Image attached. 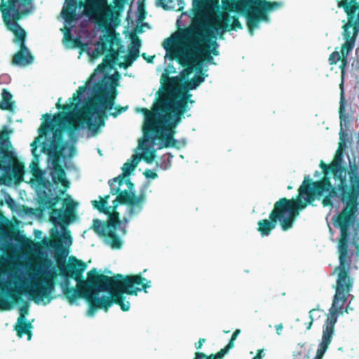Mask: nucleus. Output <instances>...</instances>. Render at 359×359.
Wrapping results in <instances>:
<instances>
[{
    "label": "nucleus",
    "instance_id": "obj_14",
    "mask_svg": "<svg viewBox=\"0 0 359 359\" xmlns=\"http://www.w3.org/2000/svg\"><path fill=\"white\" fill-rule=\"evenodd\" d=\"M55 276V273H53L50 277L43 278L41 280L35 281L30 286H27L22 290H15V292H16L17 294L11 292L10 290L8 293V296L12 297L15 301H18L19 299L18 295L25 293L29 294L35 302L38 300L44 301L47 299V302L44 303L46 304L53 299L51 294L55 287L53 280Z\"/></svg>",
    "mask_w": 359,
    "mask_h": 359
},
{
    "label": "nucleus",
    "instance_id": "obj_34",
    "mask_svg": "<svg viewBox=\"0 0 359 359\" xmlns=\"http://www.w3.org/2000/svg\"><path fill=\"white\" fill-rule=\"evenodd\" d=\"M198 75H195L191 79L185 83V88L187 90L196 89L201 83L205 80V77L208 75H204L202 72L198 73Z\"/></svg>",
    "mask_w": 359,
    "mask_h": 359
},
{
    "label": "nucleus",
    "instance_id": "obj_20",
    "mask_svg": "<svg viewBox=\"0 0 359 359\" xmlns=\"http://www.w3.org/2000/svg\"><path fill=\"white\" fill-rule=\"evenodd\" d=\"M223 10L229 12L236 11L245 15L248 24V14H252V0H222Z\"/></svg>",
    "mask_w": 359,
    "mask_h": 359
},
{
    "label": "nucleus",
    "instance_id": "obj_50",
    "mask_svg": "<svg viewBox=\"0 0 359 359\" xmlns=\"http://www.w3.org/2000/svg\"><path fill=\"white\" fill-rule=\"evenodd\" d=\"M144 176L147 178L154 179L157 177V174L151 170L147 169L144 172Z\"/></svg>",
    "mask_w": 359,
    "mask_h": 359
},
{
    "label": "nucleus",
    "instance_id": "obj_48",
    "mask_svg": "<svg viewBox=\"0 0 359 359\" xmlns=\"http://www.w3.org/2000/svg\"><path fill=\"white\" fill-rule=\"evenodd\" d=\"M107 43H101V48H96L94 50V53L97 55H102L106 50H107Z\"/></svg>",
    "mask_w": 359,
    "mask_h": 359
},
{
    "label": "nucleus",
    "instance_id": "obj_8",
    "mask_svg": "<svg viewBox=\"0 0 359 359\" xmlns=\"http://www.w3.org/2000/svg\"><path fill=\"white\" fill-rule=\"evenodd\" d=\"M61 200L60 196L50 197L45 191L43 196L40 198V204L43 208L50 210V221L55 225H60L64 231L63 235L56 228H53L50 231V239L48 241L47 245L55 250H62V242L70 245L72 243V236L69 231H66V227L71 222L76 219V203L70 200L66 204V208L62 209H57L55 206Z\"/></svg>",
    "mask_w": 359,
    "mask_h": 359
},
{
    "label": "nucleus",
    "instance_id": "obj_15",
    "mask_svg": "<svg viewBox=\"0 0 359 359\" xmlns=\"http://www.w3.org/2000/svg\"><path fill=\"white\" fill-rule=\"evenodd\" d=\"M77 7L84 8V14L102 27H107L114 15L113 8L108 4V0L77 1Z\"/></svg>",
    "mask_w": 359,
    "mask_h": 359
},
{
    "label": "nucleus",
    "instance_id": "obj_49",
    "mask_svg": "<svg viewBox=\"0 0 359 359\" xmlns=\"http://www.w3.org/2000/svg\"><path fill=\"white\" fill-rule=\"evenodd\" d=\"M127 107H115V111L110 113V115L113 117H116L118 115H119L123 111H126Z\"/></svg>",
    "mask_w": 359,
    "mask_h": 359
},
{
    "label": "nucleus",
    "instance_id": "obj_5",
    "mask_svg": "<svg viewBox=\"0 0 359 359\" xmlns=\"http://www.w3.org/2000/svg\"><path fill=\"white\" fill-rule=\"evenodd\" d=\"M354 257H339V265L337 266L332 274L337 273L335 294L330 310V314L325 320L323 327L322 341L317 350L314 359H323V357L332 341L334 332V325L337 320V313L343 309L344 304L350 296V292L354 284V280L350 276L352 269L356 268Z\"/></svg>",
    "mask_w": 359,
    "mask_h": 359
},
{
    "label": "nucleus",
    "instance_id": "obj_16",
    "mask_svg": "<svg viewBox=\"0 0 359 359\" xmlns=\"http://www.w3.org/2000/svg\"><path fill=\"white\" fill-rule=\"evenodd\" d=\"M11 131L5 130L0 134V170L8 171L11 170L16 180H22L25 172V166L22 162L18 161L14 152L8 150V144H10L8 133Z\"/></svg>",
    "mask_w": 359,
    "mask_h": 359
},
{
    "label": "nucleus",
    "instance_id": "obj_29",
    "mask_svg": "<svg viewBox=\"0 0 359 359\" xmlns=\"http://www.w3.org/2000/svg\"><path fill=\"white\" fill-rule=\"evenodd\" d=\"M110 195H105L104 197L99 196V201H92L91 203L93 208L97 210L100 212L107 214L109 212V208H111V206H108V201L109 199Z\"/></svg>",
    "mask_w": 359,
    "mask_h": 359
},
{
    "label": "nucleus",
    "instance_id": "obj_58",
    "mask_svg": "<svg viewBox=\"0 0 359 359\" xmlns=\"http://www.w3.org/2000/svg\"><path fill=\"white\" fill-rule=\"evenodd\" d=\"M283 328V326L282 323H280L276 326V332L278 335L280 334V332H281Z\"/></svg>",
    "mask_w": 359,
    "mask_h": 359
},
{
    "label": "nucleus",
    "instance_id": "obj_54",
    "mask_svg": "<svg viewBox=\"0 0 359 359\" xmlns=\"http://www.w3.org/2000/svg\"><path fill=\"white\" fill-rule=\"evenodd\" d=\"M316 310H317V309H311V310L309 311V318H310L311 320H310V322L308 323V325H307V327H306V329H307V330H310V329H311V325H312V324H313V315H312V313H313L314 311H316Z\"/></svg>",
    "mask_w": 359,
    "mask_h": 359
},
{
    "label": "nucleus",
    "instance_id": "obj_19",
    "mask_svg": "<svg viewBox=\"0 0 359 359\" xmlns=\"http://www.w3.org/2000/svg\"><path fill=\"white\" fill-rule=\"evenodd\" d=\"M124 183V178L122 175H118L109 181L110 187V194L116 195V198L113 201V204L115 208H117L118 205L127 204L132 207L133 192H129L128 190H121V187Z\"/></svg>",
    "mask_w": 359,
    "mask_h": 359
},
{
    "label": "nucleus",
    "instance_id": "obj_1",
    "mask_svg": "<svg viewBox=\"0 0 359 359\" xmlns=\"http://www.w3.org/2000/svg\"><path fill=\"white\" fill-rule=\"evenodd\" d=\"M347 134L339 131V147L333 161L326 164L320 161L319 166L325 175L332 173L333 177L338 181V190L341 192L340 199L343 203L342 210L332 218V223L340 230L338 243L339 257H354L359 259V224L354 228V233L350 243L355 249H349V228L353 226L359 215V174L358 167L353 163L350 164L349 170L341 165L343 150L346 147Z\"/></svg>",
    "mask_w": 359,
    "mask_h": 359
},
{
    "label": "nucleus",
    "instance_id": "obj_40",
    "mask_svg": "<svg viewBox=\"0 0 359 359\" xmlns=\"http://www.w3.org/2000/svg\"><path fill=\"white\" fill-rule=\"evenodd\" d=\"M342 58L341 53L334 51L329 57V62L330 65L337 64Z\"/></svg>",
    "mask_w": 359,
    "mask_h": 359
},
{
    "label": "nucleus",
    "instance_id": "obj_30",
    "mask_svg": "<svg viewBox=\"0 0 359 359\" xmlns=\"http://www.w3.org/2000/svg\"><path fill=\"white\" fill-rule=\"evenodd\" d=\"M2 100L0 102V109L1 110L13 111L14 109V102L12 101L11 93L6 88H4L1 93Z\"/></svg>",
    "mask_w": 359,
    "mask_h": 359
},
{
    "label": "nucleus",
    "instance_id": "obj_4",
    "mask_svg": "<svg viewBox=\"0 0 359 359\" xmlns=\"http://www.w3.org/2000/svg\"><path fill=\"white\" fill-rule=\"evenodd\" d=\"M194 15L192 27L184 38L194 47L208 40H223L226 32L243 29L238 16L221 11L219 0H194Z\"/></svg>",
    "mask_w": 359,
    "mask_h": 359
},
{
    "label": "nucleus",
    "instance_id": "obj_39",
    "mask_svg": "<svg viewBox=\"0 0 359 359\" xmlns=\"http://www.w3.org/2000/svg\"><path fill=\"white\" fill-rule=\"evenodd\" d=\"M241 330L237 329L236 330L233 334L231 335V337L228 343V344L223 348L227 353L228 351L231 349L234 346V341L236 339L238 335L240 334Z\"/></svg>",
    "mask_w": 359,
    "mask_h": 359
},
{
    "label": "nucleus",
    "instance_id": "obj_45",
    "mask_svg": "<svg viewBox=\"0 0 359 359\" xmlns=\"http://www.w3.org/2000/svg\"><path fill=\"white\" fill-rule=\"evenodd\" d=\"M340 60L341 61V63L339 67L341 69V83L342 81L344 82V74H345V67L347 64V57L342 56V58Z\"/></svg>",
    "mask_w": 359,
    "mask_h": 359
},
{
    "label": "nucleus",
    "instance_id": "obj_35",
    "mask_svg": "<svg viewBox=\"0 0 359 359\" xmlns=\"http://www.w3.org/2000/svg\"><path fill=\"white\" fill-rule=\"evenodd\" d=\"M175 44H176V40H175V39H174L172 37L167 38L163 43V48L170 53L169 57H170V60L176 59V57H175L176 51H182V50H178V49L172 50V48H174Z\"/></svg>",
    "mask_w": 359,
    "mask_h": 359
},
{
    "label": "nucleus",
    "instance_id": "obj_56",
    "mask_svg": "<svg viewBox=\"0 0 359 359\" xmlns=\"http://www.w3.org/2000/svg\"><path fill=\"white\" fill-rule=\"evenodd\" d=\"M264 356V350L259 349L257 352L256 355L252 359H262Z\"/></svg>",
    "mask_w": 359,
    "mask_h": 359
},
{
    "label": "nucleus",
    "instance_id": "obj_36",
    "mask_svg": "<svg viewBox=\"0 0 359 359\" xmlns=\"http://www.w3.org/2000/svg\"><path fill=\"white\" fill-rule=\"evenodd\" d=\"M227 352L222 348L216 354H211L207 356L204 353L196 352L195 358L194 359H222Z\"/></svg>",
    "mask_w": 359,
    "mask_h": 359
},
{
    "label": "nucleus",
    "instance_id": "obj_64",
    "mask_svg": "<svg viewBox=\"0 0 359 359\" xmlns=\"http://www.w3.org/2000/svg\"><path fill=\"white\" fill-rule=\"evenodd\" d=\"M103 66H104V65H103V64H102V65H98V68H99V69H100V68H101V67H102Z\"/></svg>",
    "mask_w": 359,
    "mask_h": 359
},
{
    "label": "nucleus",
    "instance_id": "obj_22",
    "mask_svg": "<svg viewBox=\"0 0 359 359\" xmlns=\"http://www.w3.org/2000/svg\"><path fill=\"white\" fill-rule=\"evenodd\" d=\"M45 121L41 123L39 129V135L35 140L31 143L32 152L34 156H36V151L38 147V144L40 142V140L43 136L46 135L48 130H53V126H52V121L50 120V115L48 113L43 115Z\"/></svg>",
    "mask_w": 359,
    "mask_h": 359
},
{
    "label": "nucleus",
    "instance_id": "obj_3",
    "mask_svg": "<svg viewBox=\"0 0 359 359\" xmlns=\"http://www.w3.org/2000/svg\"><path fill=\"white\" fill-rule=\"evenodd\" d=\"M175 77H168L166 86L156 100L150 111L140 109L144 116L143 134L145 141L154 144L156 140L161 142L158 149L175 147L177 140L173 137V128L180 122L182 116L189 109L188 103H193L191 94L184 92L178 99L173 97L171 88L176 83Z\"/></svg>",
    "mask_w": 359,
    "mask_h": 359
},
{
    "label": "nucleus",
    "instance_id": "obj_53",
    "mask_svg": "<svg viewBox=\"0 0 359 359\" xmlns=\"http://www.w3.org/2000/svg\"><path fill=\"white\" fill-rule=\"evenodd\" d=\"M124 183H126L128 186L129 192H133L132 190L134 187V184L131 182V180L129 178L125 179L124 178Z\"/></svg>",
    "mask_w": 359,
    "mask_h": 359
},
{
    "label": "nucleus",
    "instance_id": "obj_37",
    "mask_svg": "<svg viewBox=\"0 0 359 359\" xmlns=\"http://www.w3.org/2000/svg\"><path fill=\"white\" fill-rule=\"evenodd\" d=\"M337 6L342 8L344 10H357L358 8V3L356 0H336Z\"/></svg>",
    "mask_w": 359,
    "mask_h": 359
},
{
    "label": "nucleus",
    "instance_id": "obj_61",
    "mask_svg": "<svg viewBox=\"0 0 359 359\" xmlns=\"http://www.w3.org/2000/svg\"><path fill=\"white\" fill-rule=\"evenodd\" d=\"M144 18H145V14L144 13H140V15L139 16L140 20H143V19H144Z\"/></svg>",
    "mask_w": 359,
    "mask_h": 359
},
{
    "label": "nucleus",
    "instance_id": "obj_6",
    "mask_svg": "<svg viewBox=\"0 0 359 359\" xmlns=\"http://www.w3.org/2000/svg\"><path fill=\"white\" fill-rule=\"evenodd\" d=\"M50 120L53 129L48 130V131H52L53 135L47 149L48 154L53 158V166L50 175L53 184L62 185V189H59L58 194L62 196L70 187V182L67 180L65 170L59 162L65 150V144L62 140V130L55 127L57 125L66 123V130L69 137L70 139H73L75 132L80 130L82 127L81 123H83L80 119V114H74L71 112L57 113L53 116V118H50Z\"/></svg>",
    "mask_w": 359,
    "mask_h": 359
},
{
    "label": "nucleus",
    "instance_id": "obj_60",
    "mask_svg": "<svg viewBox=\"0 0 359 359\" xmlns=\"http://www.w3.org/2000/svg\"><path fill=\"white\" fill-rule=\"evenodd\" d=\"M357 11H358V13L357 15V18H355L356 24L359 23V6H358V8L357 9Z\"/></svg>",
    "mask_w": 359,
    "mask_h": 359
},
{
    "label": "nucleus",
    "instance_id": "obj_47",
    "mask_svg": "<svg viewBox=\"0 0 359 359\" xmlns=\"http://www.w3.org/2000/svg\"><path fill=\"white\" fill-rule=\"evenodd\" d=\"M72 43V48H83L84 46L83 43L81 41V40L79 38H74Z\"/></svg>",
    "mask_w": 359,
    "mask_h": 359
},
{
    "label": "nucleus",
    "instance_id": "obj_13",
    "mask_svg": "<svg viewBox=\"0 0 359 359\" xmlns=\"http://www.w3.org/2000/svg\"><path fill=\"white\" fill-rule=\"evenodd\" d=\"M325 192L327 194L322 201L323 207L333 208L332 198L338 195L337 189L333 187L330 177L327 175L318 181L313 182L308 176H305L302 184L299 187V195L306 196L308 203L314 201L316 197H320Z\"/></svg>",
    "mask_w": 359,
    "mask_h": 359
},
{
    "label": "nucleus",
    "instance_id": "obj_51",
    "mask_svg": "<svg viewBox=\"0 0 359 359\" xmlns=\"http://www.w3.org/2000/svg\"><path fill=\"white\" fill-rule=\"evenodd\" d=\"M172 1V0H157L156 4L162 7L163 9H168V6L167 3Z\"/></svg>",
    "mask_w": 359,
    "mask_h": 359
},
{
    "label": "nucleus",
    "instance_id": "obj_46",
    "mask_svg": "<svg viewBox=\"0 0 359 359\" xmlns=\"http://www.w3.org/2000/svg\"><path fill=\"white\" fill-rule=\"evenodd\" d=\"M11 303L6 299H0V310L11 309Z\"/></svg>",
    "mask_w": 359,
    "mask_h": 359
},
{
    "label": "nucleus",
    "instance_id": "obj_55",
    "mask_svg": "<svg viewBox=\"0 0 359 359\" xmlns=\"http://www.w3.org/2000/svg\"><path fill=\"white\" fill-rule=\"evenodd\" d=\"M114 3L115 4V6L118 10H122L123 8L124 4H126L123 1H121V0H114Z\"/></svg>",
    "mask_w": 359,
    "mask_h": 359
},
{
    "label": "nucleus",
    "instance_id": "obj_27",
    "mask_svg": "<svg viewBox=\"0 0 359 359\" xmlns=\"http://www.w3.org/2000/svg\"><path fill=\"white\" fill-rule=\"evenodd\" d=\"M86 86H80L76 90V93L72 96L73 102H76V103L71 102L70 104H61L60 103L61 98H59L57 103L56 104V107L58 109H62L64 111H69L72 109H75L78 107L79 104L81 101V95L86 91Z\"/></svg>",
    "mask_w": 359,
    "mask_h": 359
},
{
    "label": "nucleus",
    "instance_id": "obj_28",
    "mask_svg": "<svg viewBox=\"0 0 359 359\" xmlns=\"http://www.w3.org/2000/svg\"><path fill=\"white\" fill-rule=\"evenodd\" d=\"M146 200V193L144 190L141 191L138 196L133 193L132 207L129 208L128 214L133 215L139 213L142 209V205Z\"/></svg>",
    "mask_w": 359,
    "mask_h": 359
},
{
    "label": "nucleus",
    "instance_id": "obj_59",
    "mask_svg": "<svg viewBox=\"0 0 359 359\" xmlns=\"http://www.w3.org/2000/svg\"><path fill=\"white\" fill-rule=\"evenodd\" d=\"M142 57L148 62H152L154 58V56H149L148 57H146V53L142 54Z\"/></svg>",
    "mask_w": 359,
    "mask_h": 359
},
{
    "label": "nucleus",
    "instance_id": "obj_57",
    "mask_svg": "<svg viewBox=\"0 0 359 359\" xmlns=\"http://www.w3.org/2000/svg\"><path fill=\"white\" fill-rule=\"evenodd\" d=\"M205 341V339L204 338H201L199 339L198 343H196L195 344V347L196 349H201L203 343Z\"/></svg>",
    "mask_w": 359,
    "mask_h": 359
},
{
    "label": "nucleus",
    "instance_id": "obj_33",
    "mask_svg": "<svg viewBox=\"0 0 359 359\" xmlns=\"http://www.w3.org/2000/svg\"><path fill=\"white\" fill-rule=\"evenodd\" d=\"M150 146H145L142 145V158L144 161L147 163H151L155 157H156V150L151 147L153 144L150 143Z\"/></svg>",
    "mask_w": 359,
    "mask_h": 359
},
{
    "label": "nucleus",
    "instance_id": "obj_52",
    "mask_svg": "<svg viewBox=\"0 0 359 359\" xmlns=\"http://www.w3.org/2000/svg\"><path fill=\"white\" fill-rule=\"evenodd\" d=\"M65 39L67 41L72 42V40L74 39L72 34L70 33V28H67V32L65 34Z\"/></svg>",
    "mask_w": 359,
    "mask_h": 359
},
{
    "label": "nucleus",
    "instance_id": "obj_7",
    "mask_svg": "<svg viewBox=\"0 0 359 359\" xmlns=\"http://www.w3.org/2000/svg\"><path fill=\"white\" fill-rule=\"evenodd\" d=\"M34 0H1L0 11L7 29L15 36L13 42L20 50L13 56L12 62L18 66H26L34 60L33 55L25 45L26 32L18 24L21 19L32 14Z\"/></svg>",
    "mask_w": 359,
    "mask_h": 359
},
{
    "label": "nucleus",
    "instance_id": "obj_31",
    "mask_svg": "<svg viewBox=\"0 0 359 359\" xmlns=\"http://www.w3.org/2000/svg\"><path fill=\"white\" fill-rule=\"evenodd\" d=\"M140 156H139L137 154L133 155V159L131 161H127L126 162L123 167L122 170L123 173L121 175L124 177H128L130 175L131 172L135 169L137 167L140 160Z\"/></svg>",
    "mask_w": 359,
    "mask_h": 359
},
{
    "label": "nucleus",
    "instance_id": "obj_43",
    "mask_svg": "<svg viewBox=\"0 0 359 359\" xmlns=\"http://www.w3.org/2000/svg\"><path fill=\"white\" fill-rule=\"evenodd\" d=\"M134 61H135V60H132V57H129L128 55H126V56H125L124 62H120L118 64V66L120 67H123L126 69L128 67H130L133 65Z\"/></svg>",
    "mask_w": 359,
    "mask_h": 359
},
{
    "label": "nucleus",
    "instance_id": "obj_44",
    "mask_svg": "<svg viewBox=\"0 0 359 359\" xmlns=\"http://www.w3.org/2000/svg\"><path fill=\"white\" fill-rule=\"evenodd\" d=\"M141 46V40L139 39V37L133 34L131 36V47H137V50H140V48Z\"/></svg>",
    "mask_w": 359,
    "mask_h": 359
},
{
    "label": "nucleus",
    "instance_id": "obj_63",
    "mask_svg": "<svg viewBox=\"0 0 359 359\" xmlns=\"http://www.w3.org/2000/svg\"><path fill=\"white\" fill-rule=\"evenodd\" d=\"M124 222L125 224H126L128 222V219L127 218H124L123 220L122 221V222Z\"/></svg>",
    "mask_w": 359,
    "mask_h": 359
},
{
    "label": "nucleus",
    "instance_id": "obj_38",
    "mask_svg": "<svg viewBox=\"0 0 359 359\" xmlns=\"http://www.w3.org/2000/svg\"><path fill=\"white\" fill-rule=\"evenodd\" d=\"M109 51L111 52L110 54L105 56L103 62L106 66L111 67L118 56V52L111 48L109 49Z\"/></svg>",
    "mask_w": 359,
    "mask_h": 359
},
{
    "label": "nucleus",
    "instance_id": "obj_11",
    "mask_svg": "<svg viewBox=\"0 0 359 359\" xmlns=\"http://www.w3.org/2000/svg\"><path fill=\"white\" fill-rule=\"evenodd\" d=\"M306 196L299 195V189L296 198L288 199L285 197L280 198L274 205L269 213L277 222H279L281 229L284 231L292 229L299 211L307 205Z\"/></svg>",
    "mask_w": 359,
    "mask_h": 359
},
{
    "label": "nucleus",
    "instance_id": "obj_2",
    "mask_svg": "<svg viewBox=\"0 0 359 359\" xmlns=\"http://www.w3.org/2000/svg\"><path fill=\"white\" fill-rule=\"evenodd\" d=\"M76 282V287H70L69 281H65L62 292L70 304L79 298L85 299L89 304L90 313L97 309L107 311L113 304L118 305L123 311H128L130 302L125 300L123 294L137 295L142 290L147 292V289L151 287V281L140 273L110 277L99 273L95 268L88 272L87 280Z\"/></svg>",
    "mask_w": 359,
    "mask_h": 359
},
{
    "label": "nucleus",
    "instance_id": "obj_42",
    "mask_svg": "<svg viewBox=\"0 0 359 359\" xmlns=\"http://www.w3.org/2000/svg\"><path fill=\"white\" fill-rule=\"evenodd\" d=\"M140 55V50H137V47H130L128 49V56L132 57V60H137Z\"/></svg>",
    "mask_w": 359,
    "mask_h": 359
},
{
    "label": "nucleus",
    "instance_id": "obj_18",
    "mask_svg": "<svg viewBox=\"0 0 359 359\" xmlns=\"http://www.w3.org/2000/svg\"><path fill=\"white\" fill-rule=\"evenodd\" d=\"M57 265L60 275L65 278H73L76 281L84 280L83 273L86 269V264L74 256L69 257L68 262L65 260L57 259Z\"/></svg>",
    "mask_w": 359,
    "mask_h": 359
},
{
    "label": "nucleus",
    "instance_id": "obj_62",
    "mask_svg": "<svg viewBox=\"0 0 359 359\" xmlns=\"http://www.w3.org/2000/svg\"><path fill=\"white\" fill-rule=\"evenodd\" d=\"M42 148H43V150L46 149V143L45 142L43 143Z\"/></svg>",
    "mask_w": 359,
    "mask_h": 359
},
{
    "label": "nucleus",
    "instance_id": "obj_17",
    "mask_svg": "<svg viewBox=\"0 0 359 359\" xmlns=\"http://www.w3.org/2000/svg\"><path fill=\"white\" fill-rule=\"evenodd\" d=\"M283 6L282 1L252 0V14H248V28L250 35L254 34V30L259 27L262 21H269V13L278 10Z\"/></svg>",
    "mask_w": 359,
    "mask_h": 359
},
{
    "label": "nucleus",
    "instance_id": "obj_12",
    "mask_svg": "<svg viewBox=\"0 0 359 359\" xmlns=\"http://www.w3.org/2000/svg\"><path fill=\"white\" fill-rule=\"evenodd\" d=\"M109 212L106 214L108 217L107 222L94 219L92 229L99 236L103 237L112 249H120L123 242L115 231L118 229L121 231V235H125L126 229L125 227H121L122 221L120 219V213L114 205L109 208Z\"/></svg>",
    "mask_w": 359,
    "mask_h": 359
},
{
    "label": "nucleus",
    "instance_id": "obj_32",
    "mask_svg": "<svg viewBox=\"0 0 359 359\" xmlns=\"http://www.w3.org/2000/svg\"><path fill=\"white\" fill-rule=\"evenodd\" d=\"M355 30V28H353ZM357 37V30L354 31L353 34H352V38L346 40L345 43L342 45L341 53L342 56L347 57L349 53L352 50L354 47L355 41Z\"/></svg>",
    "mask_w": 359,
    "mask_h": 359
},
{
    "label": "nucleus",
    "instance_id": "obj_21",
    "mask_svg": "<svg viewBox=\"0 0 359 359\" xmlns=\"http://www.w3.org/2000/svg\"><path fill=\"white\" fill-rule=\"evenodd\" d=\"M29 311V306L27 303L25 306H22L20 309V316L18 318V322L15 325V330L17 332V335L19 337H22L24 334L27 335V339L30 340L32 333L31 329L32 325L30 322L26 320L25 316L27 314Z\"/></svg>",
    "mask_w": 359,
    "mask_h": 359
},
{
    "label": "nucleus",
    "instance_id": "obj_41",
    "mask_svg": "<svg viewBox=\"0 0 359 359\" xmlns=\"http://www.w3.org/2000/svg\"><path fill=\"white\" fill-rule=\"evenodd\" d=\"M38 171L40 172L39 177H37L39 185L43 188H48L50 187L51 185V182L48 180L42 177L40 170H38Z\"/></svg>",
    "mask_w": 359,
    "mask_h": 359
},
{
    "label": "nucleus",
    "instance_id": "obj_26",
    "mask_svg": "<svg viewBox=\"0 0 359 359\" xmlns=\"http://www.w3.org/2000/svg\"><path fill=\"white\" fill-rule=\"evenodd\" d=\"M278 222L269 214V219H260L257 222V231L262 236H269L276 229Z\"/></svg>",
    "mask_w": 359,
    "mask_h": 359
},
{
    "label": "nucleus",
    "instance_id": "obj_25",
    "mask_svg": "<svg viewBox=\"0 0 359 359\" xmlns=\"http://www.w3.org/2000/svg\"><path fill=\"white\" fill-rule=\"evenodd\" d=\"M65 3L66 6L62 8V15L65 22L71 25L77 20V1L65 0Z\"/></svg>",
    "mask_w": 359,
    "mask_h": 359
},
{
    "label": "nucleus",
    "instance_id": "obj_24",
    "mask_svg": "<svg viewBox=\"0 0 359 359\" xmlns=\"http://www.w3.org/2000/svg\"><path fill=\"white\" fill-rule=\"evenodd\" d=\"M341 88V100H340V106L339 109V114L340 119V131H343L344 133H346V130L349 126L351 122V117L348 114L345 113V100L343 93V81L340 83Z\"/></svg>",
    "mask_w": 359,
    "mask_h": 359
},
{
    "label": "nucleus",
    "instance_id": "obj_9",
    "mask_svg": "<svg viewBox=\"0 0 359 359\" xmlns=\"http://www.w3.org/2000/svg\"><path fill=\"white\" fill-rule=\"evenodd\" d=\"M93 92V96L86 102L83 111L80 113V119L95 135L100 127L104 126L105 111L114 107L116 90L113 88L109 93V83L102 81L94 84Z\"/></svg>",
    "mask_w": 359,
    "mask_h": 359
},
{
    "label": "nucleus",
    "instance_id": "obj_10",
    "mask_svg": "<svg viewBox=\"0 0 359 359\" xmlns=\"http://www.w3.org/2000/svg\"><path fill=\"white\" fill-rule=\"evenodd\" d=\"M191 48L199 53L198 56H195L191 52L176 51L175 57L177 62L185 67L187 74L195 69L197 73L202 72L203 62L210 64H215L212 55L217 56L219 54L218 50L219 44L216 40H208V42H201V44L194 47L189 43Z\"/></svg>",
    "mask_w": 359,
    "mask_h": 359
},
{
    "label": "nucleus",
    "instance_id": "obj_23",
    "mask_svg": "<svg viewBox=\"0 0 359 359\" xmlns=\"http://www.w3.org/2000/svg\"><path fill=\"white\" fill-rule=\"evenodd\" d=\"M345 13L347 15L348 21L343 26L344 29V39L345 40H348V39L352 38V34L354 33L353 28H355V31L357 30V33L358 32V27L356 25L355 20V13L357 10H344Z\"/></svg>",
    "mask_w": 359,
    "mask_h": 359
}]
</instances>
